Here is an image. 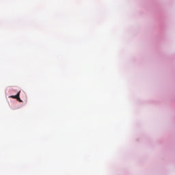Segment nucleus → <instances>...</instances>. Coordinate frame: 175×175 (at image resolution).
Wrapping results in <instances>:
<instances>
[{
	"label": "nucleus",
	"mask_w": 175,
	"mask_h": 175,
	"mask_svg": "<svg viewBox=\"0 0 175 175\" xmlns=\"http://www.w3.org/2000/svg\"><path fill=\"white\" fill-rule=\"evenodd\" d=\"M20 91L15 96H10V98H12V99H16L18 96H20Z\"/></svg>",
	"instance_id": "1"
},
{
	"label": "nucleus",
	"mask_w": 175,
	"mask_h": 175,
	"mask_svg": "<svg viewBox=\"0 0 175 175\" xmlns=\"http://www.w3.org/2000/svg\"><path fill=\"white\" fill-rule=\"evenodd\" d=\"M16 100H18V102H23V100H21V99L20 98V96H18Z\"/></svg>",
	"instance_id": "2"
}]
</instances>
